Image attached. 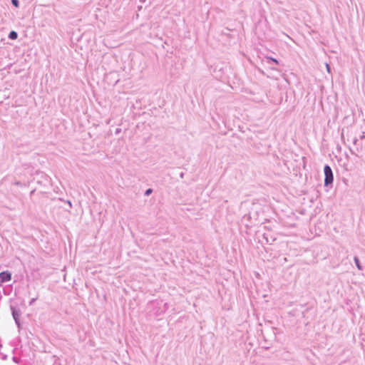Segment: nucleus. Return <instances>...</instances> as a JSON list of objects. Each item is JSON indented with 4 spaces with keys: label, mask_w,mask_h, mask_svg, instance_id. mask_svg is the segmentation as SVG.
Wrapping results in <instances>:
<instances>
[{
    "label": "nucleus",
    "mask_w": 365,
    "mask_h": 365,
    "mask_svg": "<svg viewBox=\"0 0 365 365\" xmlns=\"http://www.w3.org/2000/svg\"><path fill=\"white\" fill-rule=\"evenodd\" d=\"M324 171L325 175L324 185H328L331 184L334 180V177L331 168L329 165H325Z\"/></svg>",
    "instance_id": "1"
},
{
    "label": "nucleus",
    "mask_w": 365,
    "mask_h": 365,
    "mask_svg": "<svg viewBox=\"0 0 365 365\" xmlns=\"http://www.w3.org/2000/svg\"><path fill=\"white\" fill-rule=\"evenodd\" d=\"M0 280L6 282L11 280V274L9 272H3L0 273Z\"/></svg>",
    "instance_id": "2"
},
{
    "label": "nucleus",
    "mask_w": 365,
    "mask_h": 365,
    "mask_svg": "<svg viewBox=\"0 0 365 365\" xmlns=\"http://www.w3.org/2000/svg\"><path fill=\"white\" fill-rule=\"evenodd\" d=\"M17 36H18L17 33L14 31H11L9 34V38H11L12 40L16 39Z\"/></svg>",
    "instance_id": "3"
},
{
    "label": "nucleus",
    "mask_w": 365,
    "mask_h": 365,
    "mask_svg": "<svg viewBox=\"0 0 365 365\" xmlns=\"http://www.w3.org/2000/svg\"><path fill=\"white\" fill-rule=\"evenodd\" d=\"M354 260H355L356 264V266L358 267V268H359V269H361V267H360V264H359V259H358V258L355 257V258H354Z\"/></svg>",
    "instance_id": "4"
},
{
    "label": "nucleus",
    "mask_w": 365,
    "mask_h": 365,
    "mask_svg": "<svg viewBox=\"0 0 365 365\" xmlns=\"http://www.w3.org/2000/svg\"><path fill=\"white\" fill-rule=\"evenodd\" d=\"M12 1V4L16 6V7H18L19 6V1L18 0H11Z\"/></svg>",
    "instance_id": "5"
},
{
    "label": "nucleus",
    "mask_w": 365,
    "mask_h": 365,
    "mask_svg": "<svg viewBox=\"0 0 365 365\" xmlns=\"http://www.w3.org/2000/svg\"><path fill=\"white\" fill-rule=\"evenodd\" d=\"M268 59L272 61L273 62H274L275 63H278V61L275 58H268Z\"/></svg>",
    "instance_id": "6"
},
{
    "label": "nucleus",
    "mask_w": 365,
    "mask_h": 365,
    "mask_svg": "<svg viewBox=\"0 0 365 365\" xmlns=\"http://www.w3.org/2000/svg\"><path fill=\"white\" fill-rule=\"evenodd\" d=\"M152 192V190L151 189H148L146 190L145 192V195H150V193Z\"/></svg>",
    "instance_id": "7"
},
{
    "label": "nucleus",
    "mask_w": 365,
    "mask_h": 365,
    "mask_svg": "<svg viewBox=\"0 0 365 365\" xmlns=\"http://www.w3.org/2000/svg\"><path fill=\"white\" fill-rule=\"evenodd\" d=\"M327 69L328 72H329L330 68H329V64H327Z\"/></svg>",
    "instance_id": "8"
}]
</instances>
